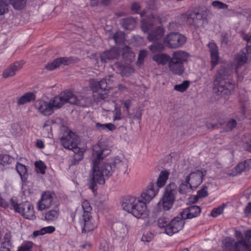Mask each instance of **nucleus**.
I'll return each instance as SVG.
<instances>
[{
  "label": "nucleus",
  "instance_id": "31",
  "mask_svg": "<svg viewBox=\"0 0 251 251\" xmlns=\"http://www.w3.org/2000/svg\"><path fill=\"white\" fill-rule=\"evenodd\" d=\"M36 95L34 93L27 92L22 96L18 100L17 104L19 105L24 104L27 102H30L36 100Z\"/></svg>",
  "mask_w": 251,
  "mask_h": 251
},
{
  "label": "nucleus",
  "instance_id": "10",
  "mask_svg": "<svg viewBox=\"0 0 251 251\" xmlns=\"http://www.w3.org/2000/svg\"><path fill=\"white\" fill-rule=\"evenodd\" d=\"M93 97L95 100L99 101L105 100L108 97V91L110 88L107 79L103 78L100 81H95L92 84Z\"/></svg>",
  "mask_w": 251,
  "mask_h": 251
},
{
  "label": "nucleus",
  "instance_id": "13",
  "mask_svg": "<svg viewBox=\"0 0 251 251\" xmlns=\"http://www.w3.org/2000/svg\"><path fill=\"white\" fill-rule=\"evenodd\" d=\"M224 247L229 251H251L250 245L244 239L235 242L231 237H226L223 241Z\"/></svg>",
  "mask_w": 251,
  "mask_h": 251
},
{
  "label": "nucleus",
  "instance_id": "49",
  "mask_svg": "<svg viewBox=\"0 0 251 251\" xmlns=\"http://www.w3.org/2000/svg\"><path fill=\"white\" fill-rule=\"evenodd\" d=\"M153 237V235L151 232H148L146 234H143L141 240L143 242H149L151 241Z\"/></svg>",
  "mask_w": 251,
  "mask_h": 251
},
{
  "label": "nucleus",
  "instance_id": "50",
  "mask_svg": "<svg viewBox=\"0 0 251 251\" xmlns=\"http://www.w3.org/2000/svg\"><path fill=\"white\" fill-rule=\"evenodd\" d=\"M237 125V122L235 120L231 119L228 121L226 124V130H231L234 128Z\"/></svg>",
  "mask_w": 251,
  "mask_h": 251
},
{
  "label": "nucleus",
  "instance_id": "21",
  "mask_svg": "<svg viewBox=\"0 0 251 251\" xmlns=\"http://www.w3.org/2000/svg\"><path fill=\"white\" fill-rule=\"evenodd\" d=\"M111 229L116 239L123 238L128 232V229L126 226L121 222L113 223Z\"/></svg>",
  "mask_w": 251,
  "mask_h": 251
},
{
  "label": "nucleus",
  "instance_id": "32",
  "mask_svg": "<svg viewBox=\"0 0 251 251\" xmlns=\"http://www.w3.org/2000/svg\"><path fill=\"white\" fill-rule=\"evenodd\" d=\"M176 185L174 182H171L166 185L163 195L176 199Z\"/></svg>",
  "mask_w": 251,
  "mask_h": 251
},
{
  "label": "nucleus",
  "instance_id": "36",
  "mask_svg": "<svg viewBox=\"0 0 251 251\" xmlns=\"http://www.w3.org/2000/svg\"><path fill=\"white\" fill-rule=\"evenodd\" d=\"M59 65H69L71 64L75 63L77 62V58L73 57H58L57 58Z\"/></svg>",
  "mask_w": 251,
  "mask_h": 251
},
{
  "label": "nucleus",
  "instance_id": "1",
  "mask_svg": "<svg viewBox=\"0 0 251 251\" xmlns=\"http://www.w3.org/2000/svg\"><path fill=\"white\" fill-rule=\"evenodd\" d=\"M103 159L104 158H95L92 162L88 183L89 188L93 191L97 189L98 184H105V180L112 175L114 168L125 172L127 169V160L126 158H123L122 160H120L119 158H114L113 163L104 161Z\"/></svg>",
  "mask_w": 251,
  "mask_h": 251
},
{
  "label": "nucleus",
  "instance_id": "43",
  "mask_svg": "<svg viewBox=\"0 0 251 251\" xmlns=\"http://www.w3.org/2000/svg\"><path fill=\"white\" fill-rule=\"evenodd\" d=\"M169 222L168 219L165 217H161L158 219L157 225L159 227L164 228L165 233H166L167 227Z\"/></svg>",
  "mask_w": 251,
  "mask_h": 251
},
{
  "label": "nucleus",
  "instance_id": "51",
  "mask_svg": "<svg viewBox=\"0 0 251 251\" xmlns=\"http://www.w3.org/2000/svg\"><path fill=\"white\" fill-rule=\"evenodd\" d=\"M42 230L43 231L44 234L48 233H52L55 230V227L53 226H48L42 227Z\"/></svg>",
  "mask_w": 251,
  "mask_h": 251
},
{
  "label": "nucleus",
  "instance_id": "55",
  "mask_svg": "<svg viewBox=\"0 0 251 251\" xmlns=\"http://www.w3.org/2000/svg\"><path fill=\"white\" fill-rule=\"evenodd\" d=\"M221 42L223 44L227 45L228 44V35L226 33H223L221 37Z\"/></svg>",
  "mask_w": 251,
  "mask_h": 251
},
{
  "label": "nucleus",
  "instance_id": "42",
  "mask_svg": "<svg viewBox=\"0 0 251 251\" xmlns=\"http://www.w3.org/2000/svg\"><path fill=\"white\" fill-rule=\"evenodd\" d=\"M34 165L36 170L38 173H40L42 175H44L45 174V170L47 169V167L43 162L40 160L39 161H36Z\"/></svg>",
  "mask_w": 251,
  "mask_h": 251
},
{
  "label": "nucleus",
  "instance_id": "59",
  "mask_svg": "<svg viewBox=\"0 0 251 251\" xmlns=\"http://www.w3.org/2000/svg\"><path fill=\"white\" fill-rule=\"evenodd\" d=\"M9 204L4 199L0 197V206L4 208H7L9 207Z\"/></svg>",
  "mask_w": 251,
  "mask_h": 251
},
{
  "label": "nucleus",
  "instance_id": "11",
  "mask_svg": "<svg viewBox=\"0 0 251 251\" xmlns=\"http://www.w3.org/2000/svg\"><path fill=\"white\" fill-rule=\"evenodd\" d=\"M154 21L148 23L147 20L142 21L141 28L144 32L148 33V39L150 41H158L162 39L164 33V29L158 26L154 30H152L153 23Z\"/></svg>",
  "mask_w": 251,
  "mask_h": 251
},
{
  "label": "nucleus",
  "instance_id": "20",
  "mask_svg": "<svg viewBox=\"0 0 251 251\" xmlns=\"http://www.w3.org/2000/svg\"><path fill=\"white\" fill-rule=\"evenodd\" d=\"M201 213V208L200 206L196 205H191L182 210L180 212L179 215L182 217V219H190L198 217Z\"/></svg>",
  "mask_w": 251,
  "mask_h": 251
},
{
  "label": "nucleus",
  "instance_id": "46",
  "mask_svg": "<svg viewBox=\"0 0 251 251\" xmlns=\"http://www.w3.org/2000/svg\"><path fill=\"white\" fill-rule=\"evenodd\" d=\"M212 5L218 9H226L228 8V5L218 0L213 1Z\"/></svg>",
  "mask_w": 251,
  "mask_h": 251
},
{
  "label": "nucleus",
  "instance_id": "39",
  "mask_svg": "<svg viewBox=\"0 0 251 251\" xmlns=\"http://www.w3.org/2000/svg\"><path fill=\"white\" fill-rule=\"evenodd\" d=\"M208 187L206 186H203L198 191L197 198H195L193 203H195L198 201V198H203L208 196V193L207 191Z\"/></svg>",
  "mask_w": 251,
  "mask_h": 251
},
{
  "label": "nucleus",
  "instance_id": "6",
  "mask_svg": "<svg viewBox=\"0 0 251 251\" xmlns=\"http://www.w3.org/2000/svg\"><path fill=\"white\" fill-rule=\"evenodd\" d=\"M169 176L166 170L162 171L157 178L156 183L151 182L147 189L142 194V197L147 201H150L157 194L159 188L164 186Z\"/></svg>",
  "mask_w": 251,
  "mask_h": 251
},
{
  "label": "nucleus",
  "instance_id": "52",
  "mask_svg": "<svg viewBox=\"0 0 251 251\" xmlns=\"http://www.w3.org/2000/svg\"><path fill=\"white\" fill-rule=\"evenodd\" d=\"M11 233L10 232H6L3 237L4 241L2 242V243H7L8 245H11Z\"/></svg>",
  "mask_w": 251,
  "mask_h": 251
},
{
  "label": "nucleus",
  "instance_id": "54",
  "mask_svg": "<svg viewBox=\"0 0 251 251\" xmlns=\"http://www.w3.org/2000/svg\"><path fill=\"white\" fill-rule=\"evenodd\" d=\"M245 235L246 240L247 243L250 245V248H251V229L246 230Z\"/></svg>",
  "mask_w": 251,
  "mask_h": 251
},
{
  "label": "nucleus",
  "instance_id": "28",
  "mask_svg": "<svg viewBox=\"0 0 251 251\" xmlns=\"http://www.w3.org/2000/svg\"><path fill=\"white\" fill-rule=\"evenodd\" d=\"M120 24L125 29L132 30L135 27L136 21L134 18L129 17L122 19Z\"/></svg>",
  "mask_w": 251,
  "mask_h": 251
},
{
  "label": "nucleus",
  "instance_id": "3",
  "mask_svg": "<svg viewBox=\"0 0 251 251\" xmlns=\"http://www.w3.org/2000/svg\"><path fill=\"white\" fill-rule=\"evenodd\" d=\"M232 73L231 70L222 66L214 76L213 91L225 99L235 88V83L232 79Z\"/></svg>",
  "mask_w": 251,
  "mask_h": 251
},
{
  "label": "nucleus",
  "instance_id": "30",
  "mask_svg": "<svg viewBox=\"0 0 251 251\" xmlns=\"http://www.w3.org/2000/svg\"><path fill=\"white\" fill-rule=\"evenodd\" d=\"M171 57L166 53H158L153 55L152 59L154 61L156 62L158 65H165L171 59Z\"/></svg>",
  "mask_w": 251,
  "mask_h": 251
},
{
  "label": "nucleus",
  "instance_id": "16",
  "mask_svg": "<svg viewBox=\"0 0 251 251\" xmlns=\"http://www.w3.org/2000/svg\"><path fill=\"white\" fill-rule=\"evenodd\" d=\"M184 220L182 217L176 216L168 224L166 229V234L169 236L178 232L181 230L184 226Z\"/></svg>",
  "mask_w": 251,
  "mask_h": 251
},
{
  "label": "nucleus",
  "instance_id": "63",
  "mask_svg": "<svg viewBox=\"0 0 251 251\" xmlns=\"http://www.w3.org/2000/svg\"><path fill=\"white\" fill-rule=\"evenodd\" d=\"M124 107L126 109V111L127 112H129V108L131 104V100H126L123 102Z\"/></svg>",
  "mask_w": 251,
  "mask_h": 251
},
{
  "label": "nucleus",
  "instance_id": "4",
  "mask_svg": "<svg viewBox=\"0 0 251 251\" xmlns=\"http://www.w3.org/2000/svg\"><path fill=\"white\" fill-rule=\"evenodd\" d=\"M142 200H139L135 197L130 195L126 196L123 198L122 206L125 211L131 213L137 218H141L146 215L147 207L146 201L142 197Z\"/></svg>",
  "mask_w": 251,
  "mask_h": 251
},
{
  "label": "nucleus",
  "instance_id": "25",
  "mask_svg": "<svg viewBox=\"0 0 251 251\" xmlns=\"http://www.w3.org/2000/svg\"><path fill=\"white\" fill-rule=\"evenodd\" d=\"M208 47L210 52L211 57V70H213L219 62V52L217 45L213 42L209 43Z\"/></svg>",
  "mask_w": 251,
  "mask_h": 251
},
{
  "label": "nucleus",
  "instance_id": "12",
  "mask_svg": "<svg viewBox=\"0 0 251 251\" xmlns=\"http://www.w3.org/2000/svg\"><path fill=\"white\" fill-rule=\"evenodd\" d=\"M250 40V41L247 44L246 47L243 49L236 57L237 65L236 67L235 72L237 75L238 81H241L243 79V76L239 75V66L242 65L251 60V35Z\"/></svg>",
  "mask_w": 251,
  "mask_h": 251
},
{
  "label": "nucleus",
  "instance_id": "29",
  "mask_svg": "<svg viewBox=\"0 0 251 251\" xmlns=\"http://www.w3.org/2000/svg\"><path fill=\"white\" fill-rule=\"evenodd\" d=\"M110 152L109 150L101 147L99 144H96L93 147V157H106Z\"/></svg>",
  "mask_w": 251,
  "mask_h": 251
},
{
  "label": "nucleus",
  "instance_id": "57",
  "mask_svg": "<svg viewBox=\"0 0 251 251\" xmlns=\"http://www.w3.org/2000/svg\"><path fill=\"white\" fill-rule=\"evenodd\" d=\"M147 51L146 50H141L138 55V60L140 61L144 60V58L147 55Z\"/></svg>",
  "mask_w": 251,
  "mask_h": 251
},
{
  "label": "nucleus",
  "instance_id": "34",
  "mask_svg": "<svg viewBox=\"0 0 251 251\" xmlns=\"http://www.w3.org/2000/svg\"><path fill=\"white\" fill-rule=\"evenodd\" d=\"M190 183V178L188 176H186L185 181L181 183L178 187V192L181 194H186L190 189L189 185Z\"/></svg>",
  "mask_w": 251,
  "mask_h": 251
},
{
  "label": "nucleus",
  "instance_id": "5",
  "mask_svg": "<svg viewBox=\"0 0 251 251\" xmlns=\"http://www.w3.org/2000/svg\"><path fill=\"white\" fill-rule=\"evenodd\" d=\"M190 55L186 51L178 50L172 54L168 67L170 71L174 75H182L185 72L184 64L188 62Z\"/></svg>",
  "mask_w": 251,
  "mask_h": 251
},
{
  "label": "nucleus",
  "instance_id": "58",
  "mask_svg": "<svg viewBox=\"0 0 251 251\" xmlns=\"http://www.w3.org/2000/svg\"><path fill=\"white\" fill-rule=\"evenodd\" d=\"M115 116L114 117V120H120L121 119V109L120 108L116 107L115 109Z\"/></svg>",
  "mask_w": 251,
  "mask_h": 251
},
{
  "label": "nucleus",
  "instance_id": "27",
  "mask_svg": "<svg viewBox=\"0 0 251 251\" xmlns=\"http://www.w3.org/2000/svg\"><path fill=\"white\" fill-rule=\"evenodd\" d=\"M28 166H25L23 164L17 162L16 165V169L21 177L23 182L26 183L27 181Z\"/></svg>",
  "mask_w": 251,
  "mask_h": 251
},
{
  "label": "nucleus",
  "instance_id": "40",
  "mask_svg": "<svg viewBox=\"0 0 251 251\" xmlns=\"http://www.w3.org/2000/svg\"><path fill=\"white\" fill-rule=\"evenodd\" d=\"M190 85V81L184 80L180 84L176 85L174 86V89L180 92H184L188 88Z\"/></svg>",
  "mask_w": 251,
  "mask_h": 251
},
{
  "label": "nucleus",
  "instance_id": "61",
  "mask_svg": "<svg viewBox=\"0 0 251 251\" xmlns=\"http://www.w3.org/2000/svg\"><path fill=\"white\" fill-rule=\"evenodd\" d=\"M10 158H0V164L2 166H4L6 164H8Z\"/></svg>",
  "mask_w": 251,
  "mask_h": 251
},
{
  "label": "nucleus",
  "instance_id": "37",
  "mask_svg": "<svg viewBox=\"0 0 251 251\" xmlns=\"http://www.w3.org/2000/svg\"><path fill=\"white\" fill-rule=\"evenodd\" d=\"M96 127L99 130H106L108 129L110 131H113L116 128V126L112 123H107L105 124H102L100 123H97L96 124Z\"/></svg>",
  "mask_w": 251,
  "mask_h": 251
},
{
  "label": "nucleus",
  "instance_id": "56",
  "mask_svg": "<svg viewBox=\"0 0 251 251\" xmlns=\"http://www.w3.org/2000/svg\"><path fill=\"white\" fill-rule=\"evenodd\" d=\"M140 9V6L138 2H134L132 4L131 6V10L134 13H137Z\"/></svg>",
  "mask_w": 251,
  "mask_h": 251
},
{
  "label": "nucleus",
  "instance_id": "47",
  "mask_svg": "<svg viewBox=\"0 0 251 251\" xmlns=\"http://www.w3.org/2000/svg\"><path fill=\"white\" fill-rule=\"evenodd\" d=\"M224 211V207L219 206L213 208L210 213V215L213 217H217L219 215L221 214Z\"/></svg>",
  "mask_w": 251,
  "mask_h": 251
},
{
  "label": "nucleus",
  "instance_id": "14",
  "mask_svg": "<svg viewBox=\"0 0 251 251\" xmlns=\"http://www.w3.org/2000/svg\"><path fill=\"white\" fill-rule=\"evenodd\" d=\"M186 41L185 35L178 32H171L164 39V43L171 49L179 48L183 46Z\"/></svg>",
  "mask_w": 251,
  "mask_h": 251
},
{
  "label": "nucleus",
  "instance_id": "45",
  "mask_svg": "<svg viewBox=\"0 0 251 251\" xmlns=\"http://www.w3.org/2000/svg\"><path fill=\"white\" fill-rule=\"evenodd\" d=\"M6 0H0V15H3L8 12V4L6 2Z\"/></svg>",
  "mask_w": 251,
  "mask_h": 251
},
{
  "label": "nucleus",
  "instance_id": "22",
  "mask_svg": "<svg viewBox=\"0 0 251 251\" xmlns=\"http://www.w3.org/2000/svg\"><path fill=\"white\" fill-rule=\"evenodd\" d=\"M120 55V49L117 48H113L111 50L105 51L101 53L100 60L101 63H105L117 59Z\"/></svg>",
  "mask_w": 251,
  "mask_h": 251
},
{
  "label": "nucleus",
  "instance_id": "9",
  "mask_svg": "<svg viewBox=\"0 0 251 251\" xmlns=\"http://www.w3.org/2000/svg\"><path fill=\"white\" fill-rule=\"evenodd\" d=\"M10 208L16 213L20 214L24 218L28 220H34L36 216L33 204L28 201L18 203L16 199L12 198L10 200Z\"/></svg>",
  "mask_w": 251,
  "mask_h": 251
},
{
  "label": "nucleus",
  "instance_id": "38",
  "mask_svg": "<svg viewBox=\"0 0 251 251\" xmlns=\"http://www.w3.org/2000/svg\"><path fill=\"white\" fill-rule=\"evenodd\" d=\"M27 0H9L10 4L17 10L23 9L26 2Z\"/></svg>",
  "mask_w": 251,
  "mask_h": 251
},
{
  "label": "nucleus",
  "instance_id": "19",
  "mask_svg": "<svg viewBox=\"0 0 251 251\" xmlns=\"http://www.w3.org/2000/svg\"><path fill=\"white\" fill-rule=\"evenodd\" d=\"M176 199L163 195L162 199L157 203L153 209V213L158 214L161 212L162 209L164 211L170 210L173 206Z\"/></svg>",
  "mask_w": 251,
  "mask_h": 251
},
{
  "label": "nucleus",
  "instance_id": "8",
  "mask_svg": "<svg viewBox=\"0 0 251 251\" xmlns=\"http://www.w3.org/2000/svg\"><path fill=\"white\" fill-rule=\"evenodd\" d=\"M64 130L60 138L62 146L66 149L72 150L75 154L83 155V151L78 146L80 143L78 136L67 128L64 127Z\"/></svg>",
  "mask_w": 251,
  "mask_h": 251
},
{
  "label": "nucleus",
  "instance_id": "2",
  "mask_svg": "<svg viewBox=\"0 0 251 251\" xmlns=\"http://www.w3.org/2000/svg\"><path fill=\"white\" fill-rule=\"evenodd\" d=\"M66 103L81 107H85L87 105L86 97H76L70 91H64L58 96L51 98L49 101L37 100L34 103V107L41 114L50 116L54 112V109L61 108Z\"/></svg>",
  "mask_w": 251,
  "mask_h": 251
},
{
  "label": "nucleus",
  "instance_id": "41",
  "mask_svg": "<svg viewBox=\"0 0 251 251\" xmlns=\"http://www.w3.org/2000/svg\"><path fill=\"white\" fill-rule=\"evenodd\" d=\"M153 43L149 47L150 50L153 52L161 51L164 49L163 44L157 41H153Z\"/></svg>",
  "mask_w": 251,
  "mask_h": 251
},
{
  "label": "nucleus",
  "instance_id": "17",
  "mask_svg": "<svg viewBox=\"0 0 251 251\" xmlns=\"http://www.w3.org/2000/svg\"><path fill=\"white\" fill-rule=\"evenodd\" d=\"M206 173V170L204 169L197 170L196 171L191 172L188 176L190 178L189 185L191 188H197L202 182L203 177L205 176Z\"/></svg>",
  "mask_w": 251,
  "mask_h": 251
},
{
  "label": "nucleus",
  "instance_id": "35",
  "mask_svg": "<svg viewBox=\"0 0 251 251\" xmlns=\"http://www.w3.org/2000/svg\"><path fill=\"white\" fill-rule=\"evenodd\" d=\"M110 39H113L116 45H121L125 40V35L124 32L121 31H118L114 33L112 37Z\"/></svg>",
  "mask_w": 251,
  "mask_h": 251
},
{
  "label": "nucleus",
  "instance_id": "24",
  "mask_svg": "<svg viewBox=\"0 0 251 251\" xmlns=\"http://www.w3.org/2000/svg\"><path fill=\"white\" fill-rule=\"evenodd\" d=\"M251 168V158L248 159L237 165L231 170L230 175L235 176L243 171L249 170Z\"/></svg>",
  "mask_w": 251,
  "mask_h": 251
},
{
  "label": "nucleus",
  "instance_id": "15",
  "mask_svg": "<svg viewBox=\"0 0 251 251\" xmlns=\"http://www.w3.org/2000/svg\"><path fill=\"white\" fill-rule=\"evenodd\" d=\"M182 17L188 25L193 26L196 28L201 26L205 20L201 13L195 11H187L182 15Z\"/></svg>",
  "mask_w": 251,
  "mask_h": 251
},
{
  "label": "nucleus",
  "instance_id": "64",
  "mask_svg": "<svg viewBox=\"0 0 251 251\" xmlns=\"http://www.w3.org/2000/svg\"><path fill=\"white\" fill-rule=\"evenodd\" d=\"M247 150L251 152V139L249 141H245Z\"/></svg>",
  "mask_w": 251,
  "mask_h": 251
},
{
  "label": "nucleus",
  "instance_id": "60",
  "mask_svg": "<svg viewBox=\"0 0 251 251\" xmlns=\"http://www.w3.org/2000/svg\"><path fill=\"white\" fill-rule=\"evenodd\" d=\"M83 158H78L76 159L75 158H73L71 160V164L69 165L70 166L78 164L79 162L82 160Z\"/></svg>",
  "mask_w": 251,
  "mask_h": 251
},
{
  "label": "nucleus",
  "instance_id": "62",
  "mask_svg": "<svg viewBox=\"0 0 251 251\" xmlns=\"http://www.w3.org/2000/svg\"><path fill=\"white\" fill-rule=\"evenodd\" d=\"M244 213L247 214H251V202H249L244 209Z\"/></svg>",
  "mask_w": 251,
  "mask_h": 251
},
{
  "label": "nucleus",
  "instance_id": "44",
  "mask_svg": "<svg viewBox=\"0 0 251 251\" xmlns=\"http://www.w3.org/2000/svg\"><path fill=\"white\" fill-rule=\"evenodd\" d=\"M33 245V243L31 241L25 242L23 245L18 248L17 251H31Z\"/></svg>",
  "mask_w": 251,
  "mask_h": 251
},
{
  "label": "nucleus",
  "instance_id": "26",
  "mask_svg": "<svg viewBox=\"0 0 251 251\" xmlns=\"http://www.w3.org/2000/svg\"><path fill=\"white\" fill-rule=\"evenodd\" d=\"M59 215V209L56 205L52 209L49 210L45 213L44 219L48 222H53L58 219Z\"/></svg>",
  "mask_w": 251,
  "mask_h": 251
},
{
  "label": "nucleus",
  "instance_id": "48",
  "mask_svg": "<svg viewBox=\"0 0 251 251\" xmlns=\"http://www.w3.org/2000/svg\"><path fill=\"white\" fill-rule=\"evenodd\" d=\"M59 66L60 65L58 61H57L56 58L52 62L46 64L45 66V68L48 70L52 71L55 69Z\"/></svg>",
  "mask_w": 251,
  "mask_h": 251
},
{
  "label": "nucleus",
  "instance_id": "53",
  "mask_svg": "<svg viewBox=\"0 0 251 251\" xmlns=\"http://www.w3.org/2000/svg\"><path fill=\"white\" fill-rule=\"evenodd\" d=\"M12 245H8V243H1L0 247V251H11Z\"/></svg>",
  "mask_w": 251,
  "mask_h": 251
},
{
  "label": "nucleus",
  "instance_id": "23",
  "mask_svg": "<svg viewBox=\"0 0 251 251\" xmlns=\"http://www.w3.org/2000/svg\"><path fill=\"white\" fill-rule=\"evenodd\" d=\"M23 64L22 61H16L11 64L4 70L2 72V76L6 78L14 76L23 68Z\"/></svg>",
  "mask_w": 251,
  "mask_h": 251
},
{
  "label": "nucleus",
  "instance_id": "7",
  "mask_svg": "<svg viewBox=\"0 0 251 251\" xmlns=\"http://www.w3.org/2000/svg\"><path fill=\"white\" fill-rule=\"evenodd\" d=\"M82 207L83 213L79 218L78 222L81 227V232L87 233L96 227L91 213L92 208L87 201L82 202Z\"/></svg>",
  "mask_w": 251,
  "mask_h": 251
},
{
  "label": "nucleus",
  "instance_id": "18",
  "mask_svg": "<svg viewBox=\"0 0 251 251\" xmlns=\"http://www.w3.org/2000/svg\"><path fill=\"white\" fill-rule=\"evenodd\" d=\"M54 193L48 191L44 192L40 200L38 202L37 208L39 211L48 209L51 207L53 201Z\"/></svg>",
  "mask_w": 251,
  "mask_h": 251
},
{
  "label": "nucleus",
  "instance_id": "33",
  "mask_svg": "<svg viewBox=\"0 0 251 251\" xmlns=\"http://www.w3.org/2000/svg\"><path fill=\"white\" fill-rule=\"evenodd\" d=\"M122 53L123 58L127 62H131L133 61L135 55L131 49L127 46H126L123 50H120V53Z\"/></svg>",
  "mask_w": 251,
  "mask_h": 251
}]
</instances>
